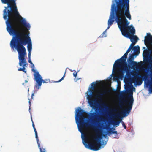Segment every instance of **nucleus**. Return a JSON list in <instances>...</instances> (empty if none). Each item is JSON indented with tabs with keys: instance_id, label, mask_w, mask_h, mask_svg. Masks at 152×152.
I'll use <instances>...</instances> for the list:
<instances>
[{
	"instance_id": "1",
	"label": "nucleus",
	"mask_w": 152,
	"mask_h": 152,
	"mask_svg": "<svg viewBox=\"0 0 152 152\" xmlns=\"http://www.w3.org/2000/svg\"><path fill=\"white\" fill-rule=\"evenodd\" d=\"M116 4H113L111 5V12L108 21L107 29L109 28L114 21V19L117 23L122 35L129 38L132 42L135 44L138 38L134 35L135 30L132 25L129 26L130 22L126 18L131 19L129 10V0H114Z\"/></svg>"
},
{
	"instance_id": "2",
	"label": "nucleus",
	"mask_w": 152,
	"mask_h": 152,
	"mask_svg": "<svg viewBox=\"0 0 152 152\" xmlns=\"http://www.w3.org/2000/svg\"><path fill=\"white\" fill-rule=\"evenodd\" d=\"M7 19L6 21L7 30L10 35H14L10 43L12 48H15L18 54L19 60L26 59L25 56L26 54V49L24 46L27 44V42L23 40V37L21 36V33L17 30L20 28L19 23H21L28 31L30 25L27 23L25 19L19 14L17 7H14L13 9L7 10Z\"/></svg>"
},
{
	"instance_id": "3",
	"label": "nucleus",
	"mask_w": 152,
	"mask_h": 152,
	"mask_svg": "<svg viewBox=\"0 0 152 152\" xmlns=\"http://www.w3.org/2000/svg\"><path fill=\"white\" fill-rule=\"evenodd\" d=\"M86 112L83 109L79 107L76 111L75 118L76 122L77 124L79 131L81 132L83 129L85 128L90 127L94 130L96 133V135L95 137L92 136L91 137L93 140L96 141L97 142H94L93 143L88 142V138L86 137L85 142H83L85 147L93 151H96L99 150L101 148L102 144L100 142L101 137V132L100 131L96 126L92 125L85 121L86 117L84 115Z\"/></svg>"
},
{
	"instance_id": "4",
	"label": "nucleus",
	"mask_w": 152,
	"mask_h": 152,
	"mask_svg": "<svg viewBox=\"0 0 152 152\" xmlns=\"http://www.w3.org/2000/svg\"><path fill=\"white\" fill-rule=\"evenodd\" d=\"M86 112L83 109L79 107L76 111L75 118L76 122L77 124L79 131L81 132L83 129L85 128L90 127L94 130L96 133V135L95 137L92 136L91 137L93 140L96 141L97 142H94L93 143L88 142V138L86 137L85 142H83L85 147L93 151H96L99 150L101 148L102 144L100 142L101 137V132L100 131L96 126L92 125L85 121L86 117L84 115Z\"/></svg>"
},
{
	"instance_id": "5",
	"label": "nucleus",
	"mask_w": 152,
	"mask_h": 152,
	"mask_svg": "<svg viewBox=\"0 0 152 152\" xmlns=\"http://www.w3.org/2000/svg\"><path fill=\"white\" fill-rule=\"evenodd\" d=\"M144 70L146 71L145 74L142 76L138 73L136 72L133 74V77L132 79V82L138 86H140L142 83V80L140 79V77L143 78L146 87H148V91L149 93L152 92V70L151 71L150 75L147 73L149 71L148 69L144 68Z\"/></svg>"
},
{
	"instance_id": "6",
	"label": "nucleus",
	"mask_w": 152,
	"mask_h": 152,
	"mask_svg": "<svg viewBox=\"0 0 152 152\" xmlns=\"http://www.w3.org/2000/svg\"><path fill=\"white\" fill-rule=\"evenodd\" d=\"M133 94V92L132 91L130 92V95L128 97L129 101L124 99L123 101H120L118 105L120 108H122L124 104L126 106L127 108L123 110L121 113L114 114L113 116L114 118H118L121 117V114L124 116H126L130 113L132 108L134 101L132 96Z\"/></svg>"
},
{
	"instance_id": "7",
	"label": "nucleus",
	"mask_w": 152,
	"mask_h": 152,
	"mask_svg": "<svg viewBox=\"0 0 152 152\" xmlns=\"http://www.w3.org/2000/svg\"><path fill=\"white\" fill-rule=\"evenodd\" d=\"M128 54V53L126 52L120 59H118L115 61L113 65V70L115 69L118 67H119L120 69L119 71L121 73L122 75H123L124 72L128 69L126 61Z\"/></svg>"
},
{
	"instance_id": "8",
	"label": "nucleus",
	"mask_w": 152,
	"mask_h": 152,
	"mask_svg": "<svg viewBox=\"0 0 152 152\" xmlns=\"http://www.w3.org/2000/svg\"><path fill=\"white\" fill-rule=\"evenodd\" d=\"M148 47L147 49L144 50L142 55L144 62L149 64L152 68V47Z\"/></svg>"
},
{
	"instance_id": "9",
	"label": "nucleus",
	"mask_w": 152,
	"mask_h": 152,
	"mask_svg": "<svg viewBox=\"0 0 152 152\" xmlns=\"http://www.w3.org/2000/svg\"><path fill=\"white\" fill-rule=\"evenodd\" d=\"M91 86H92L91 89L90 91V93L89 95H88L87 98L91 107L96 108V100L93 99L92 98L94 96L93 92L95 89V87L96 86V84L94 82L91 84Z\"/></svg>"
},
{
	"instance_id": "10",
	"label": "nucleus",
	"mask_w": 152,
	"mask_h": 152,
	"mask_svg": "<svg viewBox=\"0 0 152 152\" xmlns=\"http://www.w3.org/2000/svg\"><path fill=\"white\" fill-rule=\"evenodd\" d=\"M16 0H1L2 3L4 4H7V7H5V9L3 10V17L4 19H7V8L10 7V10L11 8L13 9L14 7H17L16 3H15Z\"/></svg>"
},
{
	"instance_id": "11",
	"label": "nucleus",
	"mask_w": 152,
	"mask_h": 152,
	"mask_svg": "<svg viewBox=\"0 0 152 152\" xmlns=\"http://www.w3.org/2000/svg\"><path fill=\"white\" fill-rule=\"evenodd\" d=\"M34 80L36 82L35 87L37 90L39 89L40 87L41 86L42 82L43 83H46L49 82L48 80H43L42 77L39 72H37L35 74H34Z\"/></svg>"
},
{
	"instance_id": "12",
	"label": "nucleus",
	"mask_w": 152,
	"mask_h": 152,
	"mask_svg": "<svg viewBox=\"0 0 152 152\" xmlns=\"http://www.w3.org/2000/svg\"><path fill=\"white\" fill-rule=\"evenodd\" d=\"M22 37H23V40L27 42L28 45H27V49L28 52H31L32 50L31 41L30 38L28 36V34L25 33L22 30L21 32Z\"/></svg>"
},
{
	"instance_id": "13",
	"label": "nucleus",
	"mask_w": 152,
	"mask_h": 152,
	"mask_svg": "<svg viewBox=\"0 0 152 152\" xmlns=\"http://www.w3.org/2000/svg\"><path fill=\"white\" fill-rule=\"evenodd\" d=\"M144 43L147 48L148 47H152V36L150 33H147L145 37Z\"/></svg>"
},
{
	"instance_id": "14",
	"label": "nucleus",
	"mask_w": 152,
	"mask_h": 152,
	"mask_svg": "<svg viewBox=\"0 0 152 152\" xmlns=\"http://www.w3.org/2000/svg\"><path fill=\"white\" fill-rule=\"evenodd\" d=\"M19 65L20 66H22L23 68H19L18 69V71H22L25 73H26L27 71L26 70V67H27L28 63L26 59L19 60Z\"/></svg>"
},
{
	"instance_id": "15",
	"label": "nucleus",
	"mask_w": 152,
	"mask_h": 152,
	"mask_svg": "<svg viewBox=\"0 0 152 152\" xmlns=\"http://www.w3.org/2000/svg\"><path fill=\"white\" fill-rule=\"evenodd\" d=\"M33 129L35 132V138H36L37 143L38 144V148L40 150V152H47V151L45 148H43L42 147H41L40 143L39 141L36 129L35 127Z\"/></svg>"
},
{
	"instance_id": "16",
	"label": "nucleus",
	"mask_w": 152,
	"mask_h": 152,
	"mask_svg": "<svg viewBox=\"0 0 152 152\" xmlns=\"http://www.w3.org/2000/svg\"><path fill=\"white\" fill-rule=\"evenodd\" d=\"M91 119L92 121V123L93 124H96L98 122L97 119V114L96 113L93 112L90 113Z\"/></svg>"
},
{
	"instance_id": "17",
	"label": "nucleus",
	"mask_w": 152,
	"mask_h": 152,
	"mask_svg": "<svg viewBox=\"0 0 152 152\" xmlns=\"http://www.w3.org/2000/svg\"><path fill=\"white\" fill-rule=\"evenodd\" d=\"M129 64L130 65H132L133 68H137L138 67V64L136 61H133Z\"/></svg>"
},
{
	"instance_id": "18",
	"label": "nucleus",
	"mask_w": 152,
	"mask_h": 152,
	"mask_svg": "<svg viewBox=\"0 0 152 152\" xmlns=\"http://www.w3.org/2000/svg\"><path fill=\"white\" fill-rule=\"evenodd\" d=\"M102 93H99L97 95L95 96V97L96 98L99 99H102L103 97V95Z\"/></svg>"
},
{
	"instance_id": "19",
	"label": "nucleus",
	"mask_w": 152,
	"mask_h": 152,
	"mask_svg": "<svg viewBox=\"0 0 152 152\" xmlns=\"http://www.w3.org/2000/svg\"><path fill=\"white\" fill-rule=\"evenodd\" d=\"M134 51L137 53L138 54L140 53V47L139 46H135L133 48Z\"/></svg>"
},
{
	"instance_id": "20",
	"label": "nucleus",
	"mask_w": 152,
	"mask_h": 152,
	"mask_svg": "<svg viewBox=\"0 0 152 152\" xmlns=\"http://www.w3.org/2000/svg\"><path fill=\"white\" fill-rule=\"evenodd\" d=\"M134 55L133 54H131L130 55L128 60V63L133 61V60L134 59Z\"/></svg>"
},
{
	"instance_id": "21",
	"label": "nucleus",
	"mask_w": 152,
	"mask_h": 152,
	"mask_svg": "<svg viewBox=\"0 0 152 152\" xmlns=\"http://www.w3.org/2000/svg\"><path fill=\"white\" fill-rule=\"evenodd\" d=\"M111 124L113 125H117L118 126L119 125L120 121H115L113 120H112L111 121Z\"/></svg>"
},
{
	"instance_id": "22",
	"label": "nucleus",
	"mask_w": 152,
	"mask_h": 152,
	"mask_svg": "<svg viewBox=\"0 0 152 152\" xmlns=\"http://www.w3.org/2000/svg\"><path fill=\"white\" fill-rule=\"evenodd\" d=\"M31 64V67L32 68V71L34 72V74H35L37 72H38L37 71H36V70L34 69V64L32 63V64Z\"/></svg>"
},
{
	"instance_id": "23",
	"label": "nucleus",
	"mask_w": 152,
	"mask_h": 152,
	"mask_svg": "<svg viewBox=\"0 0 152 152\" xmlns=\"http://www.w3.org/2000/svg\"><path fill=\"white\" fill-rule=\"evenodd\" d=\"M110 91L109 90H103L102 93V95L104 96V95H106L107 93L109 92Z\"/></svg>"
},
{
	"instance_id": "24",
	"label": "nucleus",
	"mask_w": 152,
	"mask_h": 152,
	"mask_svg": "<svg viewBox=\"0 0 152 152\" xmlns=\"http://www.w3.org/2000/svg\"><path fill=\"white\" fill-rule=\"evenodd\" d=\"M65 73H66V72H65L63 76V77L61 78V79L60 80H59L58 81H56V83H57V82H61V81H62V80H63L64 78L65 77Z\"/></svg>"
},
{
	"instance_id": "25",
	"label": "nucleus",
	"mask_w": 152,
	"mask_h": 152,
	"mask_svg": "<svg viewBox=\"0 0 152 152\" xmlns=\"http://www.w3.org/2000/svg\"><path fill=\"white\" fill-rule=\"evenodd\" d=\"M28 100H29V111L30 112L31 110V100H30L29 99H28Z\"/></svg>"
},
{
	"instance_id": "26",
	"label": "nucleus",
	"mask_w": 152,
	"mask_h": 152,
	"mask_svg": "<svg viewBox=\"0 0 152 152\" xmlns=\"http://www.w3.org/2000/svg\"><path fill=\"white\" fill-rule=\"evenodd\" d=\"M110 134H115L116 135H118L116 131H112L110 132Z\"/></svg>"
},
{
	"instance_id": "27",
	"label": "nucleus",
	"mask_w": 152,
	"mask_h": 152,
	"mask_svg": "<svg viewBox=\"0 0 152 152\" xmlns=\"http://www.w3.org/2000/svg\"><path fill=\"white\" fill-rule=\"evenodd\" d=\"M105 32H106V30L105 31H104L103 32L102 34V36H101L102 37H105L106 36V35L105 34Z\"/></svg>"
},
{
	"instance_id": "28",
	"label": "nucleus",
	"mask_w": 152,
	"mask_h": 152,
	"mask_svg": "<svg viewBox=\"0 0 152 152\" xmlns=\"http://www.w3.org/2000/svg\"><path fill=\"white\" fill-rule=\"evenodd\" d=\"M122 125L123 126L124 129H126V126L125 124L124 123L123 121H122Z\"/></svg>"
},
{
	"instance_id": "29",
	"label": "nucleus",
	"mask_w": 152,
	"mask_h": 152,
	"mask_svg": "<svg viewBox=\"0 0 152 152\" xmlns=\"http://www.w3.org/2000/svg\"><path fill=\"white\" fill-rule=\"evenodd\" d=\"M34 93H33L32 94V95H31V99L30 100H31V101L32 100H33L34 99Z\"/></svg>"
},
{
	"instance_id": "30",
	"label": "nucleus",
	"mask_w": 152,
	"mask_h": 152,
	"mask_svg": "<svg viewBox=\"0 0 152 152\" xmlns=\"http://www.w3.org/2000/svg\"><path fill=\"white\" fill-rule=\"evenodd\" d=\"M131 49H132V48H131V47H129L128 49L126 52L127 53H128L130 51Z\"/></svg>"
},
{
	"instance_id": "31",
	"label": "nucleus",
	"mask_w": 152,
	"mask_h": 152,
	"mask_svg": "<svg viewBox=\"0 0 152 152\" xmlns=\"http://www.w3.org/2000/svg\"><path fill=\"white\" fill-rule=\"evenodd\" d=\"M134 44V43H133V42H132V43L130 45L129 47H131V48H132V49L133 48V46H134V45L135 44Z\"/></svg>"
},
{
	"instance_id": "32",
	"label": "nucleus",
	"mask_w": 152,
	"mask_h": 152,
	"mask_svg": "<svg viewBox=\"0 0 152 152\" xmlns=\"http://www.w3.org/2000/svg\"><path fill=\"white\" fill-rule=\"evenodd\" d=\"M77 72L76 73H75V72H74L73 73V76H74L76 78V76H77Z\"/></svg>"
},
{
	"instance_id": "33",
	"label": "nucleus",
	"mask_w": 152,
	"mask_h": 152,
	"mask_svg": "<svg viewBox=\"0 0 152 152\" xmlns=\"http://www.w3.org/2000/svg\"><path fill=\"white\" fill-rule=\"evenodd\" d=\"M31 52H28V58H31Z\"/></svg>"
},
{
	"instance_id": "34",
	"label": "nucleus",
	"mask_w": 152,
	"mask_h": 152,
	"mask_svg": "<svg viewBox=\"0 0 152 152\" xmlns=\"http://www.w3.org/2000/svg\"><path fill=\"white\" fill-rule=\"evenodd\" d=\"M28 62L30 63L31 64H32V63L31 62V58H28Z\"/></svg>"
},
{
	"instance_id": "35",
	"label": "nucleus",
	"mask_w": 152,
	"mask_h": 152,
	"mask_svg": "<svg viewBox=\"0 0 152 152\" xmlns=\"http://www.w3.org/2000/svg\"><path fill=\"white\" fill-rule=\"evenodd\" d=\"M31 121H32V126L33 127V128H34V127H35V125H34V122L32 120V118H31Z\"/></svg>"
},
{
	"instance_id": "36",
	"label": "nucleus",
	"mask_w": 152,
	"mask_h": 152,
	"mask_svg": "<svg viewBox=\"0 0 152 152\" xmlns=\"http://www.w3.org/2000/svg\"><path fill=\"white\" fill-rule=\"evenodd\" d=\"M126 87L128 88H129V85H127L126 86Z\"/></svg>"
},
{
	"instance_id": "37",
	"label": "nucleus",
	"mask_w": 152,
	"mask_h": 152,
	"mask_svg": "<svg viewBox=\"0 0 152 152\" xmlns=\"http://www.w3.org/2000/svg\"><path fill=\"white\" fill-rule=\"evenodd\" d=\"M118 111V110L116 109H114L113 110V111L114 112H116Z\"/></svg>"
},
{
	"instance_id": "38",
	"label": "nucleus",
	"mask_w": 152,
	"mask_h": 152,
	"mask_svg": "<svg viewBox=\"0 0 152 152\" xmlns=\"http://www.w3.org/2000/svg\"><path fill=\"white\" fill-rule=\"evenodd\" d=\"M109 128V126H107L106 127V129H107Z\"/></svg>"
},
{
	"instance_id": "39",
	"label": "nucleus",
	"mask_w": 152,
	"mask_h": 152,
	"mask_svg": "<svg viewBox=\"0 0 152 152\" xmlns=\"http://www.w3.org/2000/svg\"><path fill=\"white\" fill-rule=\"evenodd\" d=\"M103 136L104 137H105V135L103 134Z\"/></svg>"
},
{
	"instance_id": "40",
	"label": "nucleus",
	"mask_w": 152,
	"mask_h": 152,
	"mask_svg": "<svg viewBox=\"0 0 152 152\" xmlns=\"http://www.w3.org/2000/svg\"><path fill=\"white\" fill-rule=\"evenodd\" d=\"M132 87L133 88H134V89H135V88L134 87H133V86H132Z\"/></svg>"
},
{
	"instance_id": "41",
	"label": "nucleus",
	"mask_w": 152,
	"mask_h": 152,
	"mask_svg": "<svg viewBox=\"0 0 152 152\" xmlns=\"http://www.w3.org/2000/svg\"><path fill=\"white\" fill-rule=\"evenodd\" d=\"M145 47H143V49H145Z\"/></svg>"
}]
</instances>
